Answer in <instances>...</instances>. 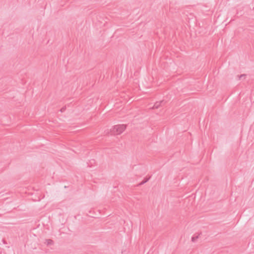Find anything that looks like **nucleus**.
Returning a JSON list of instances; mask_svg holds the SVG:
<instances>
[{
	"label": "nucleus",
	"mask_w": 254,
	"mask_h": 254,
	"mask_svg": "<svg viewBox=\"0 0 254 254\" xmlns=\"http://www.w3.org/2000/svg\"><path fill=\"white\" fill-rule=\"evenodd\" d=\"M200 234H199L198 235L196 236H193L191 238V241L192 242H195V241L198 238V237H199V235Z\"/></svg>",
	"instance_id": "obj_5"
},
{
	"label": "nucleus",
	"mask_w": 254,
	"mask_h": 254,
	"mask_svg": "<svg viewBox=\"0 0 254 254\" xmlns=\"http://www.w3.org/2000/svg\"><path fill=\"white\" fill-rule=\"evenodd\" d=\"M150 178V177H149V178H144V180L138 184V185L141 186V185H142L146 183V182H147L149 181Z\"/></svg>",
	"instance_id": "obj_3"
},
{
	"label": "nucleus",
	"mask_w": 254,
	"mask_h": 254,
	"mask_svg": "<svg viewBox=\"0 0 254 254\" xmlns=\"http://www.w3.org/2000/svg\"><path fill=\"white\" fill-rule=\"evenodd\" d=\"M164 103V101H161L160 102H156L154 106H153V107L152 108V109H158L161 106V104Z\"/></svg>",
	"instance_id": "obj_2"
},
{
	"label": "nucleus",
	"mask_w": 254,
	"mask_h": 254,
	"mask_svg": "<svg viewBox=\"0 0 254 254\" xmlns=\"http://www.w3.org/2000/svg\"><path fill=\"white\" fill-rule=\"evenodd\" d=\"M126 128V126L124 125H118L115 126L111 129V134L118 135L122 133Z\"/></svg>",
	"instance_id": "obj_1"
},
{
	"label": "nucleus",
	"mask_w": 254,
	"mask_h": 254,
	"mask_svg": "<svg viewBox=\"0 0 254 254\" xmlns=\"http://www.w3.org/2000/svg\"><path fill=\"white\" fill-rule=\"evenodd\" d=\"M246 74H241V75L239 76V80L242 79L243 78H245L246 76Z\"/></svg>",
	"instance_id": "obj_7"
},
{
	"label": "nucleus",
	"mask_w": 254,
	"mask_h": 254,
	"mask_svg": "<svg viewBox=\"0 0 254 254\" xmlns=\"http://www.w3.org/2000/svg\"><path fill=\"white\" fill-rule=\"evenodd\" d=\"M66 106H64V107H62V108L61 109V110H60V112H62V113H63V112H64V111H65V110H66Z\"/></svg>",
	"instance_id": "obj_6"
},
{
	"label": "nucleus",
	"mask_w": 254,
	"mask_h": 254,
	"mask_svg": "<svg viewBox=\"0 0 254 254\" xmlns=\"http://www.w3.org/2000/svg\"><path fill=\"white\" fill-rule=\"evenodd\" d=\"M46 241L48 245H53L54 243L53 241L51 239H47Z\"/></svg>",
	"instance_id": "obj_4"
}]
</instances>
